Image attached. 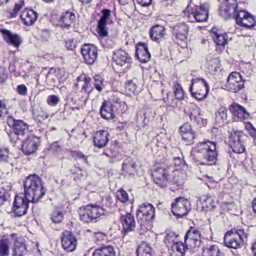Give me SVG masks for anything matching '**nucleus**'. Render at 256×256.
I'll use <instances>...</instances> for the list:
<instances>
[{
	"label": "nucleus",
	"mask_w": 256,
	"mask_h": 256,
	"mask_svg": "<svg viewBox=\"0 0 256 256\" xmlns=\"http://www.w3.org/2000/svg\"><path fill=\"white\" fill-rule=\"evenodd\" d=\"M118 110V106L114 104H111L104 101L100 108V113L102 117L106 120H111L114 118V112Z\"/></svg>",
	"instance_id": "obj_21"
},
{
	"label": "nucleus",
	"mask_w": 256,
	"mask_h": 256,
	"mask_svg": "<svg viewBox=\"0 0 256 256\" xmlns=\"http://www.w3.org/2000/svg\"><path fill=\"white\" fill-rule=\"evenodd\" d=\"M76 46V42L73 39H68L66 40V46L68 50H73Z\"/></svg>",
	"instance_id": "obj_56"
},
{
	"label": "nucleus",
	"mask_w": 256,
	"mask_h": 256,
	"mask_svg": "<svg viewBox=\"0 0 256 256\" xmlns=\"http://www.w3.org/2000/svg\"><path fill=\"white\" fill-rule=\"evenodd\" d=\"M60 102L59 98L56 95L49 96L46 100L48 104L51 106H56Z\"/></svg>",
	"instance_id": "obj_54"
},
{
	"label": "nucleus",
	"mask_w": 256,
	"mask_h": 256,
	"mask_svg": "<svg viewBox=\"0 0 256 256\" xmlns=\"http://www.w3.org/2000/svg\"><path fill=\"white\" fill-rule=\"evenodd\" d=\"M244 81L239 72H232L227 78L226 86L228 91L236 93L244 88Z\"/></svg>",
	"instance_id": "obj_12"
},
{
	"label": "nucleus",
	"mask_w": 256,
	"mask_h": 256,
	"mask_svg": "<svg viewBox=\"0 0 256 256\" xmlns=\"http://www.w3.org/2000/svg\"><path fill=\"white\" fill-rule=\"evenodd\" d=\"M192 152L196 161L202 164L213 165L217 160L216 144L209 140L200 142L192 149Z\"/></svg>",
	"instance_id": "obj_1"
},
{
	"label": "nucleus",
	"mask_w": 256,
	"mask_h": 256,
	"mask_svg": "<svg viewBox=\"0 0 256 256\" xmlns=\"http://www.w3.org/2000/svg\"><path fill=\"white\" fill-rule=\"evenodd\" d=\"M249 235L248 228L244 230L238 228H234L225 234L224 242V246L236 250L241 248Z\"/></svg>",
	"instance_id": "obj_3"
},
{
	"label": "nucleus",
	"mask_w": 256,
	"mask_h": 256,
	"mask_svg": "<svg viewBox=\"0 0 256 256\" xmlns=\"http://www.w3.org/2000/svg\"><path fill=\"white\" fill-rule=\"evenodd\" d=\"M184 244L192 252L196 251L201 244V232L196 228L190 227L184 236Z\"/></svg>",
	"instance_id": "obj_7"
},
{
	"label": "nucleus",
	"mask_w": 256,
	"mask_h": 256,
	"mask_svg": "<svg viewBox=\"0 0 256 256\" xmlns=\"http://www.w3.org/2000/svg\"><path fill=\"white\" fill-rule=\"evenodd\" d=\"M30 202H31L30 199L28 198L25 194L23 196L16 195L12 208L14 214L16 216L26 214Z\"/></svg>",
	"instance_id": "obj_13"
},
{
	"label": "nucleus",
	"mask_w": 256,
	"mask_h": 256,
	"mask_svg": "<svg viewBox=\"0 0 256 256\" xmlns=\"http://www.w3.org/2000/svg\"><path fill=\"white\" fill-rule=\"evenodd\" d=\"M8 112L5 103L4 101H0V116H2L6 114Z\"/></svg>",
	"instance_id": "obj_60"
},
{
	"label": "nucleus",
	"mask_w": 256,
	"mask_h": 256,
	"mask_svg": "<svg viewBox=\"0 0 256 256\" xmlns=\"http://www.w3.org/2000/svg\"><path fill=\"white\" fill-rule=\"evenodd\" d=\"M170 250L172 252H176L178 256H186L188 254L192 252L187 246L184 245L183 242L174 244L171 247Z\"/></svg>",
	"instance_id": "obj_33"
},
{
	"label": "nucleus",
	"mask_w": 256,
	"mask_h": 256,
	"mask_svg": "<svg viewBox=\"0 0 256 256\" xmlns=\"http://www.w3.org/2000/svg\"><path fill=\"white\" fill-rule=\"evenodd\" d=\"M199 202L202 204V207L203 210L207 211L212 210L214 208L212 203V200L211 198L207 196L206 198L204 197H198L197 201V205L199 204Z\"/></svg>",
	"instance_id": "obj_37"
},
{
	"label": "nucleus",
	"mask_w": 256,
	"mask_h": 256,
	"mask_svg": "<svg viewBox=\"0 0 256 256\" xmlns=\"http://www.w3.org/2000/svg\"><path fill=\"white\" fill-rule=\"evenodd\" d=\"M192 130L191 126L188 122L184 123L180 128V131L182 136L186 134L191 132Z\"/></svg>",
	"instance_id": "obj_55"
},
{
	"label": "nucleus",
	"mask_w": 256,
	"mask_h": 256,
	"mask_svg": "<svg viewBox=\"0 0 256 256\" xmlns=\"http://www.w3.org/2000/svg\"><path fill=\"white\" fill-rule=\"evenodd\" d=\"M26 250V245L22 241L16 240L14 244V256H22Z\"/></svg>",
	"instance_id": "obj_40"
},
{
	"label": "nucleus",
	"mask_w": 256,
	"mask_h": 256,
	"mask_svg": "<svg viewBox=\"0 0 256 256\" xmlns=\"http://www.w3.org/2000/svg\"><path fill=\"white\" fill-rule=\"evenodd\" d=\"M111 104H114L116 105L118 109L120 108L121 106L124 104V102L122 101L118 97L116 96H113L111 98V102H110Z\"/></svg>",
	"instance_id": "obj_57"
},
{
	"label": "nucleus",
	"mask_w": 256,
	"mask_h": 256,
	"mask_svg": "<svg viewBox=\"0 0 256 256\" xmlns=\"http://www.w3.org/2000/svg\"><path fill=\"white\" fill-rule=\"evenodd\" d=\"M236 23L240 26L247 29L252 30L256 24L254 16L250 13L240 10L234 16Z\"/></svg>",
	"instance_id": "obj_11"
},
{
	"label": "nucleus",
	"mask_w": 256,
	"mask_h": 256,
	"mask_svg": "<svg viewBox=\"0 0 256 256\" xmlns=\"http://www.w3.org/2000/svg\"><path fill=\"white\" fill-rule=\"evenodd\" d=\"M38 18V14L33 10H25L20 15V18L26 26H32L34 24Z\"/></svg>",
	"instance_id": "obj_30"
},
{
	"label": "nucleus",
	"mask_w": 256,
	"mask_h": 256,
	"mask_svg": "<svg viewBox=\"0 0 256 256\" xmlns=\"http://www.w3.org/2000/svg\"><path fill=\"white\" fill-rule=\"evenodd\" d=\"M61 242L62 248L68 252L74 251L77 245L76 238L72 232L68 230L62 232Z\"/></svg>",
	"instance_id": "obj_17"
},
{
	"label": "nucleus",
	"mask_w": 256,
	"mask_h": 256,
	"mask_svg": "<svg viewBox=\"0 0 256 256\" xmlns=\"http://www.w3.org/2000/svg\"><path fill=\"white\" fill-rule=\"evenodd\" d=\"M116 197L120 202L124 203L126 202L128 200V196L127 192L122 189L117 192Z\"/></svg>",
	"instance_id": "obj_52"
},
{
	"label": "nucleus",
	"mask_w": 256,
	"mask_h": 256,
	"mask_svg": "<svg viewBox=\"0 0 256 256\" xmlns=\"http://www.w3.org/2000/svg\"><path fill=\"white\" fill-rule=\"evenodd\" d=\"M90 78L84 77V84L82 88V90L84 91L87 94L88 97L89 94L93 90V88L90 84Z\"/></svg>",
	"instance_id": "obj_51"
},
{
	"label": "nucleus",
	"mask_w": 256,
	"mask_h": 256,
	"mask_svg": "<svg viewBox=\"0 0 256 256\" xmlns=\"http://www.w3.org/2000/svg\"><path fill=\"white\" fill-rule=\"evenodd\" d=\"M24 194L32 203L38 202L44 196L46 190L42 179L36 174L30 175L24 183Z\"/></svg>",
	"instance_id": "obj_2"
},
{
	"label": "nucleus",
	"mask_w": 256,
	"mask_h": 256,
	"mask_svg": "<svg viewBox=\"0 0 256 256\" xmlns=\"http://www.w3.org/2000/svg\"><path fill=\"white\" fill-rule=\"evenodd\" d=\"M8 124L13 128L14 134L18 136V138H20V136L28 133V125L23 121L15 120L12 116H8Z\"/></svg>",
	"instance_id": "obj_15"
},
{
	"label": "nucleus",
	"mask_w": 256,
	"mask_h": 256,
	"mask_svg": "<svg viewBox=\"0 0 256 256\" xmlns=\"http://www.w3.org/2000/svg\"><path fill=\"white\" fill-rule=\"evenodd\" d=\"M230 110L234 116V120L236 121H240L245 118H247L248 116V113L245 108L242 106L233 103L230 106Z\"/></svg>",
	"instance_id": "obj_24"
},
{
	"label": "nucleus",
	"mask_w": 256,
	"mask_h": 256,
	"mask_svg": "<svg viewBox=\"0 0 256 256\" xmlns=\"http://www.w3.org/2000/svg\"><path fill=\"white\" fill-rule=\"evenodd\" d=\"M137 81L138 80L136 78L128 80L125 83L126 90L128 91L130 93L134 94L137 88Z\"/></svg>",
	"instance_id": "obj_46"
},
{
	"label": "nucleus",
	"mask_w": 256,
	"mask_h": 256,
	"mask_svg": "<svg viewBox=\"0 0 256 256\" xmlns=\"http://www.w3.org/2000/svg\"><path fill=\"white\" fill-rule=\"evenodd\" d=\"M81 54L85 62L88 64H93L98 58V49L91 44H84L80 48Z\"/></svg>",
	"instance_id": "obj_16"
},
{
	"label": "nucleus",
	"mask_w": 256,
	"mask_h": 256,
	"mask_svg": "<svg viewBox=\"0 0 256 256\" xmlns=\"http://www.w3.org/2000/svg\"><path fill=\"white\" fill-rule=\"evenodd\" d=\"M40 144L39 139L32 136H28L22 142V152L26 155H30L36 152Z\"/></svg>",
	"instance_id": "obj_18"
},
{
	"label": "nucleus",
	"mask_w": 256,
	"mask_h": 256,
	"mask_svg": "<svg viewBox=\"0 0 256 256\" xmlns=\"http://www.w3.org/2000/svg\"><path fill=\"white\" fill-rule=\"evenodd\" d=\"M244 138L240 132L232 130L230 132L228 144L234 152L241 154L245 151Z\"/></svg>",
	"instance_id": "obj_9"
},
{
	"label": "nucleus",
	"mask_w": 256,
	"mask_h": 256,
	"mask_svg": "<svg viewBox=\"0 0 256 256\" xmlns=\"http://www.w3.org/2000/svg\"><path fill=\"white\" fill-rule=\"evenodd\" d=\"M168 171L164 168H158L152 174L154 182L161 188L168 186L169 183Z\"/></svg>",
	"instance_id": "obj_19"
},
{
	"label": "nucleus",
	"mask_w": 256,
	"mask_h": 256,
	"mask_svg": "<svg viewBox=\"0 0 256 256\" xmlns=\"http://www.w3.org/2000/svg\"><path fill=\"white\" fill-rule=\"evenodd\" d=\"M9 150L6 148L0 147V162H8Z\"/></svg>",
	"instance_id": "obj_53"
},
{
	"label": "nucleus",
	"mask_w": 256,
	"mask_h": 256,
	"mask_svg": "<svg viewBox=\"0 0 256 256\" xmlns=\"http://www.w3.org/2000/svg\"><path fill=\"white\" fill-rule=\"evenodd\" d=\"M110 134L108 131L102 130L98 131L93 138L94 144L99 148L105 146L109 140Z\"/></svg>",
	"instance_id": "obj_26"
},
{
	"label": "nucleus",
	"mask_w": 256,
	"mask_h": 256,
	"mask_svg": "<svg viewBox=\"0 0 256 256\" xmlns=\"http://www.w3.org/2000/svg\"><path fill=\"white\" fill-rule=\"evenodd\" d=\"M41 36L43 38V40H47L50 37V31L46 29L42 30Z\"/></svg>",
	"instance_id": "obj_62"
},
{
	"label": "nucleus",
	"mask_w": 256,
	"mask_h": 256,
	"mask_svg": "<svg viewBox=\"0 0 256 256\" xmlns=\"http://www.w3.org/2000/svg\"><path fill=\"white\" fill-rule=\"evenodd\" d=\"M16 90L18 94L22 96H26L27 94V88L24 84L18 85Z\"/></svg>",
	"instance_id": "obj_59"
},
{
	"label": "nucleus",
	"mask_w": 256,
	"mask_h": 256,
	"mask_svg": "<svg viewBox=\"0 0 256 256\" xmlns=\"http://www.w3.org/2000/svg\"><path fill=\"white\" fill-rule=\"evenodd\" d=\"M166 29L164 26L160 25H155L152 27L150 30V36L151 39L157 42L166 35Z\"/></svg>",
	"instance_id": "obj_28"
},
{
	"label": "nucleus",
	"mask_w": 256,
	"mask_h": 256,
	"mask_svg": "<svg viewBox=\"0 0 256 256\" xmlns=\"http://www.w3.org/2000/svg\"><path fill=\"white\" fill-rule=\"evenodd\" d=\"M136 215L140 226H144L154 218V208L152 204L145 202L138 206Z\"/></svg>",
	"instance_id": "obj_6"
},
{
	"label": "nucleus",
	"mask_w": 256,
	"mask_h": 256,
	"mask_svg": "<svg viewBox=\"0 0 256 256\" xmlns=\"http://www.w3.org/2000/svg\"><path fill=\"white\" fill-rule=\"evenodd\" d=\"M93 84L96 89L99 92H101L104 88L103 78L100 76H96L94 78Z\"/></svg>",
	"instance_id": "obj_47"
},
{
	"label": "nucleus",
	"mask_w": 256,
	"mask_h": 256,
	"mask_svg": "<svg viewBox=\"0 0 256 256\" xmlns=\"http://www.w3.org/2000/svg\"><path fill=\"white\" fill-rule=\"evenodd\" d=\"M102 211L100 208L88 205L80 208L78 214L80 220L84 222L88 223L98 218L102 214Z\"/></svg>",
	"instance_id": "obj_8"
},
{
	"label": "nucleus",
	"mask_w": 256,
	"mask_h": 256,
	"mask_svg": "<svg viewBox=\"0 0 256 256\" xmlns=\"http://www.w3.org/2000/svg\"><path fill=\"white\" fill-rule=\"evenodd\" d=\"M178 236L174 232H169L165 236V243L166 244H172V245L174 243H178V242H176V238Z\"/></svg>",
	"instance_id": "obj_50"
},
{
	"label": "nucleus",
	"mask_w": 256,
	"mask_h": 256,
	"mask_svg": "<svg viewBox=\"0 0 256 256\" xmlns=\"http://www.w3.org/2000/svg\"><path fill=\"white\" fill-rule=\"evenodd\" d=\"M136 162L130 158H126L122 164V169L130 174H132L136 170Z\"/></svg>",
	"instance_id": "obj_38"
},
{
	"label": "nucleus",
	"mask_w": 256,
	"mask_h": 256,
	"mask_svg": "<svg viewBox=\"0 0 256 256\" xmlns=\"http://www.w3.org/2000/svg\"><path fill=\"white\" fill-rule=\"evenodd\" d=\"M172 30L173 34L177 39L182 42L186 40L188 27L186 24L184 22L176 24L173 26Z\"/></svg>",
	"instance_id": "obj_25"
},
{
	"label": "nucleus",
	"mask_w": 256,
	"mask_h": 256,
	"mask_svg": "<svg viewBox=\"0 0 256 256\" xmlns=\"http://www.w3.org/2000/svg\"><path fill=\"white\" fill-rule=\"evenodd\" d=\"M190 210V202L182 197L176 198L172 204V212L174 215L182 217L186 216Z\"/></svg>",
	"instance_id": "obj_10"
},
{
	"label": "nucleus",
	"mask_w": 256,
	"mask_h": 256,
	"mask_svg": "<svg viewBox=\"0 0 256 256\" xmlns=\"http://www.w3.org/2000/svg\"><path fill=\"white\" fill-rule=\"evenodd\" d=\"M73 156L76 158H79L83 160L84 162L86 161V156L82 152L80 151H74L72 152Z\"/></svg>",
	"instance_id": "obj_61"
},
{
	"label": "nucleus",
	"mask_w": 256,
	"mask_h": 256,
	"mask_svg": "<svg viewBox=\"0 0 256 256\" xmlns=\"http://www.w3.org/2000/svg\"><path fill=\"white\" fill-rule=\"evenodd\" d=\"M190 90L193 97L198 100H204L208 92V85L204 79L193 78Z\"/></svg>",
	"instance_id": "obj_5"
},
{
	"label": "nucleus",
	"mask_w": 256,
	"mask_h": 256,
	"mask_svg": "<svg viewBox=\"0 0 256 256\" xmlns=\"http://www.w3.org/2000/svg\"><path fill=\"white\" fill-rule=\"evenodd\" d=\"M102 16L98 22V33L100 36H105L108 35V32L106 28L107 20L110 18V12L108 9H104L101 11Z\"/></svg>",
	"instance_id": "obj_23"
},
{
	"label": "nucleus",
	"mask_w": 256,
	"mask_h": 256,
	"mask_svg": "<svg viewBox=\"0 0 256 256\" xmlns=\"http://www.w3.org/2000/svg\"><path fill=\"white\" fill-rule=\"evenodd\" d=\"M164 101L167 103V104L170 106L174 108L177 106L178 100L175 98L172 92H169L166 98H164Z\"/></svg>",
	"instance_id": "obj_49"
},
{
	"label": "nucleus",
	"mask_w": 256,
	"mask_h": 256,
	"mask_svg": "<svg viewBox=\"0 0 256 256\" xmlns=\"http://www.w3.org/2000/svg\"><path fill=\"white\" fill-rule=\"evenodd\" d=\"M137 256H151L152 249L146 242L141 243L136 250Z\"/></svg>",
	"instance_id": "obj_39"
},
{
	"label": "nucleus",
	"mask_w": 256,
	"mask_h": 256,
	"mask_svg": "<svg viewBox=\"0 0 256 256\" xmlns=\"http://www.w3.org/2000/svg\"><path fill=\"white\" fill-rule=\"evenodd\" d=\"M208 8L204 6L188 5L184 11V16L191 22H206L208 16Z\"/></svg>",
	"instance_id": "obj_4"
},
{
	"label": "nucleus",
	"mask_w": 256,
	"mask_h": 256,
	"mask_svg": "<svg viewBox=\"0 0 256 256\" xmlns=\"http://www.w3.org/2000/svg\"><path fill=\"white\" fill-rule=\"evenodd\" d=\"M216 119L217 122H224L227 119V110L225 108H220L216 113Z\"/></svg>",
	"instance_id": "obj_42"
},
{
	"label": "nucleus",
	"mask_w": 256,
	"mask_h": 256,
	"mask_svg": "<svg viewBox=\"0 0 256 256\" xmlns=\"http://www.w3.org/2000/svg\"><path fill=\"white\" fill-rule=\"evenodd\" d=\"M92 256H116V252L112 246H104L95 250Z\"/></svg>",
	"instance_id": "obj_34"
},
{
	"label": "nucleus",
	"mask_w": 256,
	"mask_h": 256,
	"mask_svg": "<svg viewBox=\"0 0 256 256\" xmlns=\"http://www.w3.org/2000/svg\"><path fill=\"white\" fill-rule=\"evenodd\" d=\"M10 196L4 188H0V208L6 210L10 206Z\"/></svg>",
	"instance_id": "obj_35"
},
{
	"label": "nucleus",
	"mask_w": 256,
	"mask_h": 256,
	"mask_svg": "<svg viewBox=\"0 0 256 256\" xmlns=\"http://www.w3.org/2000/svg\"><path fill=\"white\" fill-rule=\"evenodd\" d=\"M120 220L122 226V232L125 234L134 230L136 228V221L134 216L130 213L122 215Z\"/></svg>",
	"instance_id": "obj_22"
},
{
	"label": "nucleus",
	"mask_w": 256,
	"mask_h": 256,
	"mask_svg": "<svg viewBox=\"0 0 256 256\" xmlns=\"http://www.w3.org/2000/svg\"><path fill=\"white\" fill-rule=\"evenodd\" d=\"M202 256H225L217 244H207L202 248Z\"/></svg>",
	"instance_id": "obj_31"
},
{
	"label": "nucleus",
	"mask_w": 256,
	"mask_h": 256,
	"mask_svg": "<svg viewBox=\"0 0 256 256\" xmlns=\"http://www.w3.org/2000/svg\"><path fill=\"white\" fill-rule=\"evenodd\" d=\"M135 56L142 62H148L150 60V54L146 44L142 43L138 44L136 47Z\"/></svg>",
	"instance_id": "obj_27"
},
{
	"label": "nucleus",
	"mask_w": 256,
	"mask_h": 256,
	"mask_svg": "<svg viewBox=\"0 0 256 256\" xmlns=\"http://www.w3.org/2000/svg\"><path fill=\"white\" fill-rule=\"evenodd\" d=\"M112 60L116 65L122 68L124 71H126L130 68L132 60L125 50H119L114 52Z\"/></svg>",
	"instance_id": "obj_14"
},
{
	"label": "nucleus",
	"mask_w": 256,
	"mask_h": 256,
	"mask_svg": "<svg viewBox=\"0 0 256 256\" xmlns=\"http://www.w3.org/2000/svg\"><path fill=\"white\" fill-rule=\"evenodd\" d=\"M173 94L178 100H182L184 97V92L181 88H176Z\"/></svg>",
	"instance_id": "obj_58"
},
{
	"label": "nucleus",
	"mask_w": 256,
	"mask_h": 256,
	"mask_svg": "<svg viewBox=\"0 0 256 256\" xmlns=\"http://www.w3.org/2000/svg\"><path fill=\"white\" fill-rule=\"evenodd\" d=\"M75 20V14L68 11L62 13L59 18V22L61 23V27L63 29H68Z\"/></svg>",
	"instance_id": "obj_29"
},
{
	"label": "nucleus",
	"mask_w": 256,
	"mask_h": 256,
	"mask_svg": "<svg viewBox=\"0 0 256 256\" xmlns=\"http://www.w3.org/2000/svg\"><path fill=\"white\" fill-rule=\"evenodd\" d=\"M238 4L236 0H228L226 5L224 7H221L220 10V14L224 18H228L234 16L238 12Z\"/></svg>",
	"instance_id": "obj_20"
},
{
	"label": "nucleus",
	"mask_w": 256,
	"mask_h": 256,
	"mask_svg": "<svg viewBox=\"0 0 256 256\" xmlns=\"http://www.w3.org/2000/svg\"><path fill=\"white\" fill-rule=\"evenodd\" d=\"M8 242L5 240H1L0 241V256H8Z\"/></svg>",
	"instance_id": "obj_48"
},
{
	"label": "nucleus",
	"mask_w": 256,
	"mask_h": 256,
	"mask_svg": "<svg viewBox=\"0 0 256 256\" xmlns=\"http://www.w3.org/2000/svg\"><path fill=\"white\" fill-rule=\"evenodd\" d=\"M197 134L194 131H191L182 136V139L186 144L189 145L193 144L196 138Z\"/></svg>",
	"instance_id": "obj_43"
},
{
	"label": "nucleus",
	"mask_w": 256,
	"mask_h": 256,
	"mask_svg": "<svg viewBox=\"0 0 256 256\" xmlns=\"http://www.w3.org/2000/svg\"><path fill=\"white\" fill-rule=\"evenodd\" d=\"M214 42L218 46H224L228 42V36L226 34L220 33L214 38Z\"/></svg>",
	"instance_id": "obj_45"
},
{
	"label": "nucleus",
	"mask_w": 256,
	"mask_h": 256,
	"mask_svg": "<svg viewBox=\"0 0 256 256\" xmlns=\"http://www.w3.org/2000/svg\"><path fill=\"white\" fill-rule=\"evenodd\" d=\"M0 32L3 34L4 39L10 44L15 47H18L20 43V36L16 34H12L6 29H0Z\"/></svg>",
	"instance_id": "obj_32"
},
{
	"label": "nucleus",
	"mask_w": 256,
	"mask_h": 256,
	"mask_svg": "<svg viewBox=\"0 0 256 256\" xmlns=\"http://www.w3.org/2000/svg\"><path fill=\"white\" fill-rule=\"evenodd\" d=\"M64 215L62 211L58 208H56L52 212L50 218L53 222L58 224L62 221Z\"/></svg>",
	"instance_id": "obj_44"
},
{
	"label": "nucleus",
	"mask_w": 256,
	"mask_h": 256,
	"mask_svg": "<svg viewBox=\"0 0 256 256\" xmlns=\"http://www.w3.org/2000/svg\"><path fill=\"white\" fill-rule=\"evenodd\" d=\"M138 3L143 6H146L149 5L152 2V0H136Z\"/></svg>",
	"instance_id": "obj_63"
},
{
	"label": "nucleus",
	"mask_w": 256,
	"mask_h": 256,
	"mask_svg": "<svg viewBox=\"0 0 256 256\" xmlns=\"http://www.w3.org/2000/svg\"><path fill=\"white\" fill-rule=\"evenodd\" d=\"M200 110L198 106H194L192 111L189 114V116L191 121H193L200 126L203 125V119L200 116Z\"/></svg>",
	"instance_id": "obj_36"
},
{
	"label": "nucleus",
	"mask_w": 256,
	"mask_h": 256,
	"mask_svg": "<svg viewBox=\"0 0 256 256\" xmlns=\"http://www.w3.org/2000/svg\"><path fill=\"white\" fill-rule=\"evenodd\" d=\"M32 114L34 118L39 122H41L48 117V114L44 112L41 108L34 109Z\"/></svg>",
	"instance_id": "obj_41"
},
{
	"label": "nucleus",
	"mask_w": 256,
	"mask_h": 256,
	"mask_svg": "<svg viewBox=\"0 0 256 256\" xmlns=\"http://www.w3.org/2000/svg\"><path fill=\"white\" fill-rule=\"evenodd\" d=\"M245 128L249 133L255 128L253 125L250 122L245 124Z\"/></svg>",
	"instance_id": "obj_64"
}]
</instances>
